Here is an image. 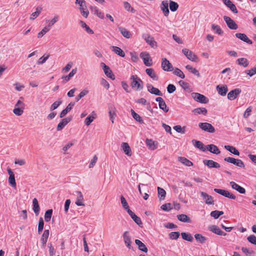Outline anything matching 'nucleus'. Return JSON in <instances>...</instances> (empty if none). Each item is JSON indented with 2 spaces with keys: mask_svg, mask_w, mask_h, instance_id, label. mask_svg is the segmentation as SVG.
<instances>
[{
  "mask_svg": "<svg viewBox=\"0 0 256 256\" xmlns=\"http://www.w3.org/2000/svg\"><path fill=\"white\" fill-rule=\"evenodd\" d=\"M132 80L130 86L136 90H141L143 88V82L137 75H132L130 76Z\"/></svg>",
  "mask_w": 256,
  "mask_h": 256,
  "instance_id": "1",
  "label": "nucleus"
},
{
  "mask_svg": "<svg viewBox=\"0 0 256 256\" xmlns=\"http://www.w3.org/2000/svg\"><path fill=\"white\" fill-rule=\"evenodd\" d=\"M75 3L80 6V10L82 16L85 18H88L89 12L87 10L86 2L84 0H76Z\"/></svg>",
  "mask_w": 256,
  "mask_h": 256,
  "instance_id": "2",
  "label": "nucleus"
},
{
  "mask_svg": "<svg viewBox=\"0 0 256 256\" xmlns=\"http://www.w3.org/2000/svg\"><path fill=\"white\" fill-rule=\"evenodd\" d=\"M191 95L192 97L197 102L202 104H207L208 102V99L200 93L192 92Z\"/></svg>",
  "mask_w": 256,
  "mask_h": 256,
  "instance_id": "3",
  "label": "nucleus"
},
{
  "mask_svg": "<svg viewBox=\"0 0 256 256\" xmlns=\"http://www.w3.org/2000/svg\"><path fill=\"white\" fill-rule=\"evenodd\" d=\"M224 160L240 168H244L245 166L244 162L240 159H236L232 157H226L224 158Z\"/></svg>",
  "mask_w": 256,
  "mask_h": 256,
  "instance_id": "4",
  "label": "nucleus"
},
{
  "mask_svg": "<svg viewBox=\"0 0 256 256\" xmlns=\"http://www.w3.org/2000/svg\"><path fill=\"white\" fill-rule=\"evenodd\" d=\"M182 52L189 60L194 62H196L198 60V57L188 49L184 48Z\"/></svg>",
  "mask_w": 256,
  "mask_h": 256,
  "instance_id": "5",
  "label": "nucleus"
},
{
  "mask_svg": "<svg viewBox=\"0 0 256 256\" xmlns=\"http://www.w3.org/2000/svg\"><path fill=\"white\" fill-rule=\"evenodd\" d=\"M142 37L152 48H156V42L154 40V38L149 34H143Z\"/></svg>",
  "mask_w": 256,
  "mask_h": 256,
  "instance_id": "6",
  "label": "nucleus"
},
{
  "mask_svg": "<svg viewBox=\"0 0 256 256\" xmlns=\"http://www.w3.org/2000/svg\"><path fill=\"white\" fill-rule=\"evenodd\" d=\"M198 126L202 130L210 133L215 132L214 127L210 124L208 122H200L198 124Z\"/></svg>",
  "mask_w": 256,
  "mask_h": 256,
  "instance_id": "7",
  "label": "nucleus"
},
{
  "mask_svg": "<svg viewBox=\"0 0 256 256\" xmlns=\"http://www.w3.org/2000/svg\"><path fill=\"white\" fill-rule=\"evenodd\" d=\"M140 56L143 60L144 63L146 66H150L152 64V60L148 52H142L140 54Z\"/></svg>",
  "mask_w": 256,
  "mask_h": 256,
  "instance_id": "8",
  "label": "nucleus"
},
{
  "mask_svg": "<svg viewBox=\"0 0 256 256\" xmlns=\"http://www.w3.org/2000/svg\"><path fill=\"white\" fill-rule=\"evenodd\" d=\"M214 191L220 194H221L227 198L232 199V200H235L236 198V196L233 194H231L230 192L228 190H224L222 189H219V188H214Z\"/></svg>",
  "mask_w": 256,
  "mask_h": 256,
  "instance_id": "9",
  "label": "nucleus"
},
{
  "mask_svg": "<svg viewBox=\"0 0 256 256\" xmlns=\"http://www.w3.org/2000/svg\"><path fill=\"white\" fill-rule=\"evenodd\" d=\"M100 66L102 68V70L105 74L109 78H111L112 80H114L115 79V76L113 74L112 70L110 69V67L108 66H106L104 63L102 62L100 64Z\"/></svg>",
  "mask_w": 256,
  "mask_h": 256,
  "instance_id": "10",
  "label": "nucleus"
},
{
  "mask_svg": "<svg viewBox=\"0 0 256 256\" xmlns=\"http://www.w3.org/2000/svg\"><path fill=\"white\" fill-rule=\"evenodd\" d=\"M74 194L76 196V204L78 206H84V196L82 193L80 191H76Z\"/></svg>",
  "mask_w": 256,
  "mask_h": 256,
  "instance_id": "11",
  "label": "nucleus"
},
{
  "mask_svg": "<svg viewBox=\"0 0 256 256\" xmlns=\"http://www.w3.org/2000/svg\"><path fill=\"white\" fill-rule=\"evenodd\" d=\"M241 92V90L238 88H235L230 91L228 94V98L230 100H234L240 94Z\"/></svg>",
  "mask_w": 256,
  "mask_h": 256,
  "instance_id": "12",
  "label": "nucleus"
},
{
  "mask_svg": "<svg viewBox=\"0 0 256 256\" xmlns=\"http://www.w3.org/2000/svg\"><path fill=\"white\" fill-rule=\"evenodd\" d=\"M208 230L212 232L213 233L219 235V236H226V233L222 231L219 227L216 225H211L208 228Z\"/></svg>",
  "mask_w": 256,
  "mask_h": 256,
  "instance_id": "13",
  "label": "nucleus"
},
{
  "mask_svg": "<svg viewBox=\"0 0 256 256\" xmlns=\"http://www.w3.org/2000/svg\"><path fill=\"white\" fill-rule=\"evenodd\" d=\"M200 196L202 199L204 200V202L206 204H214V200H213V198L210 196L208 195V194H206L205 192H200Z\"/></svg>",
  "mask_w": 256,
  "mask_h": 256,
  "instance_id": "14",
  "label": "nucleus"
},
{
  "mask_svg": "<svg viewBox=\"0 0 256 256\" xmlns=\"http://www.w3.org/2000/svg\"><path fill=\"white\" fill-rule=\"evenodd\" d=\"M224 19L226 22L228 26L231 30H236L238 28V26L236 22L230 17L228 16H224Z\"/></svg>",
  "mask_w": 256,
  "mask_h": 256,
  "instance_id": "15",
  "label": "nucleus"
},
{
  "mask_svg": "<svg viewBox=\"0 0 256 256\" xmlns=\"http://www.w3.org/2000/svg\"><path fill=\"white\" fill-rule=\"evenodd\" d=\"M162 68L164 71L170 72L172 70V64L166 58L162 59Z\"/></svg>",
  "mask_w": 256,
  "mask_h": 256,
  "instance_id": "16",
  "label": "nucleus"
},
{
  "mask_svg": "<svg viewBox=\"0 0 256 256\" xmlns=\"http://www.w3.org/2000/svg\"><path fill=\"white\" fill-rule=\"evenodd\" d=\"M146 88L148 92L150 94L158 96H162V92L158 88L154 87L151 84H147Z\"/></svg>",
  "mask_w": 256,
  "mask_h": 256,
  "instance_id": "17",
  "label": "nucleus"
},
{
  "mask_svg": "<svg viewBox=\"0 0 256 256\" xmlns=\"http://www.w3.org/2000/svg\"><path fill=\"white\" fill-rule=\"evenodd\" d=\"M216 90L219 94L225 96L228 92V88L226 85L219 84L216 86Z\"/></svg>",
  "mask_w": 256,
  "mask_h": 256,
  "instance_id": "18",
  "label": "nucleus"
},
{
  "mask_svg": "<svg viewBox=\"0 0 256 256\" xmlns=\"http://www.w3.org/2000/svg\"><path fill=\"white\" fill-rule=\"evenodd\" d=\"M156 100L158 102L160 108L164 110L165 112H168V108L162 98L161 97H158L156 98Z\"/></svg>",
  "mask_w": 256,
  "mask_h": 256,
  "instance_id": "19",
  "label": "nucleus"
},
{
  "mask_svg": "<svg viewBox=\"0 0 256 256\" xmlns=\"http://www.w3.org/2000/svg\"><path fill=\"white\" fill-rule=\"evenodd\" d=\"M116 108L114 106L110 104L108 106V114L112 123L114 122V120L116 116Z\"/></svg>",
  "mask_w": 256,
  "mask_h": 256,
  "instance_id": "20",
  "label": "nucleus"
},
{
  "mask_svg": "<svg viewBox=\"0 0 256 256\" xmlns=\"http://www.w3.org/2000/svg\"><path fill=\"white\" fill-rule=\"evenodd\" d=\"M146 144L148 149L154 150L158 148V142L154 141L152 139L147 138L146 140Z\"/></svg>",
  "mask_w": 256,
  "mask_h": 256,
  "instance_id": "21",
  "label": "nucleus"
},
{
  "mask_svg": "<svg viewBox=\"0 0 256 256\" xmlns=\"http://www.w3.org/2000/svg\"><path fill=\"white\" fill-rule=\"evenodd\" d=\"M222 1L234 13H238V11L236 6L230 0H222Z\"/></svg>",
  "mask_w": 256,
  "mask_h": 256,
  "instance_id": "22",
  "label": "nucleus"
},
{
  "mask_svg": "<svg viewBox=\"0 0 256 256\" xmlns=\"http://www.w3.org/2000/svg\"><path fill=\"white\" fill-rule=\"evenodd\" d=\"M50 234V232L48 230H44V233L42 236L40 238V242L42 244V246L43 248H44L46 246V242L48 239V238Z\"/></svg>",
  "mask_w": 256,
  "mask_h": 256,
  "instance_id": "23",
  "label": "nucleus"
},
{
  "mask_svg": "<svg viewBox=\"0 0 256 256\" xmlns=\"http://www.w3.org/2000/svg\"><path fill=\"white\" fill-rule=\"evenodd\" d=\"M230 184L233 189L236 190L240 194H245V192H246L245 189L244 188L240 186V185H238V184H237L235 182H230Z\"/></svg>",
  "mask_w": 256,
  "mask_h": 256,
  "instance_id": "24",
  "label": "nucleus"
},
{
  "mask_svg": "<svg viewBox=\"0 0 256 256\" xmlns=\"http://www.w3.org/2000/svg\"><path fill=\"white\" fill-rule=\"evenodd\" d=\"M204 164L210 168H220V164L212 160H204Z\"/></svg>",
  "mask_w": 256,
  "mask_h": 256,
  "instance_id": "25",
  "label": "nucleus"
},
{
  "mask_svg": "<svg viewBox=\"0 0 256 256\" xmlns=\"http://www.w3.org/2000/svg\"><path fill=\"white\" fill-rule=\"evenodd\" d=\"M236 36L248 44H252V41L244 34L236 33Z\"/></svg>",
  "mask_w": 256,
  "mask_h": 256,
  "instance_id": "26",
  "label": "nucleus"
},
{
  "mask_svg": "<svg viewBox=\"0 0 256 256\" xmlns=\"http://www.w3.org/2000/svg\"><path fill=\"white\" fill-rule=\"evenodd\" d=\"M8 172L9 174V184L12 186L16 188V184L15 180L14 174L10 168L8 170Z\"/></svg>",
  "mask_w": 256,
  "mask_h": 256,
  "instance_id": "27",
  "label": "nucleus"
},
{
  "mask_svg": "<svg viewBox=\"0 0 256 256\" xmlns=\"http://www.w3.org/2000/svg\"><path fill=\"white\" fill-rule=\"evenodd\" d=\"M71 120V118H66L62 120L59 122L58 124L56 130L58 131H60L62 130L64 127Z\"/></svg>",
  "mask_w": 256,
  "mask_h": 256,
  "instance_id": "28",
  "label": "nucleus"
},
{
  "mask_svg": "<svg viewBox=\"0 0 256 256\" xmlns=\"http://www.w3.org/2000/svg\"><path fill=\"white\" fill-rule=\"evenodd\" d=\"M123 238L126 246L128 248H131V240L128 232H125L123 234Z\"/></svg>",
  "mask_w": 256,
  "mask_h": 256,
  "instance_id": "29",
  "label": "nucleus"
},
{
  "mask_svg": "<svg viewBox=\"0 0 256 256\" xmlns=\"http://www.w3.org/2000/svg\"><path fill=\"white\" fill-rule=\"evenodd\" d=\"M74 102H70L66 107V108L63 110L60 115V118H64L74 106Z\"/></svg>",
  "mask_w": 256,
  "mask_h": 256,
  "instance_id": "30",
  "label": "nucleus"
},
{
  "mask_svg": "<svg viewBox=\"0 0 256 256\" xmlns=\"http://www.w3.org/2000/svg\"><path fill=\"white\" fill-rule=\"evenodd\" d=\"M96 113L93 111L84 120V124L86 126H88L96 119Z\"/></svg>",
  "mask_w": 256,
  "mask_h": 256,
  "instance_id": "31",
  "label": "nucleus"
},
{
  "mask_svg": "<svg viewBox=\"0 0 256 256\" xmlns=\"http://www.w3.org/2000/svg\"><path fill=\"white\" fill-rule=\"evenodd\" d=\"M206 150H208L210 152L216 154H218L220 152L218 146L213 144L208 145Z\"/></svg>",
  "mask_w": 256,
  "mask_h": 256,
  "instance_id": "32",
  "label": "nucleus"
},
{
  "mask_svg": "<svg viewBox=\"0 0 256 256\" xmlns=\"http://www.w3.org/2000/svg\"><path fill=\"white\" fill-rule=\"evenodd\" d=\"M194 237L196 242L200 244H204L206 243L208 240L206 236L200 234H196L194 235Z\"/></svg>",
  "mask_w": 256,
  "mask_h": 256,
  "instance_id": "33",
  "label": "nucleus"
},
{
  "mask_svg": "<svg viewBox=\"0 0 256 256\" xmlns=\"http://www.w3.org/2000/svg\"><path fill=\"white\" fill-rule=\"evenodd\" d=\"M122 148L124 152V154L128 156H131L132 154L131 148L129 146L128 143L122 142Z\"/></svg>",
  "mask_w": 256,
  "mask_h": 256,
  "instance_id": "34",
  "label": "nucleus"
},
{
  "mask_svg": "<svg viewBox=\"0 0 256 256\" xmlns=\"http://www.w3.org/2000/svg\"><path fill=\"white\" fill-rule=\"evenodd\" d=\"M160 8L165 16H168L169 14L168 3L166 0L162 1L160 5Z\"/></svg>",
  "mask_w": 256,
  "mask_h": 256,
  "instance_id": "35",
  "label": "nucleus"
},
{
  "mask_svg": "<svg viewBox=\"0 0 256 256\" xmlns=\"http://www.w3.org/2000/svg\"><path fill=\"white\" fill-rule=\"evenodd\" d=\"M32 210L36 216H38L39 214L40 208L38 200L36 198H34L32 200Z\"/></svg>",
  "mask_w": 256,
  "mask_h": 256,
  "instance_id": "36",
  "label": "nucleus"
},
{
  "mask_svg": "<svg viewBox=\"0 0 256 256\" xmlns=\"http://www.w3.org/2000/svg\"><path fill=\"white\" fill-rule=\"evenodd\" d=\"M91 11L94 14L98 16L99 18L102 19L104 18V14L100 12L96 6H92Z\"/></svg>",
  "mask_w": 256,
  "mask_h": 256,
  "instance_id": "37",
  "label": "nucleus"
},
{
  "mask_svg": "<svg viewBox=\"0 0 256 256\" xmlns=\"http://www.w3.org/2000/svg\"><path fill=\"white\" fill-rule=\"evenodd\" d=\"M193 145L196 148L200 149V150L204 152L206 150V148H205L204 144L200 141L197 140H193L192 141Z\"/></svg>",
  "mask_w": 256,
  "mask_h": 256,
  "instance_id": "38",
  "label": "nucleus"
},
{
  "mask_svg": "<svg viewBox=\"0 0 256 256\" xmlns=\"http://www.w3.org/2000/svg\"><path fill=\"white\" fill-rule=\"evenodd\" d=\"M136 244L138 246V249L144 252H147L148 251V248L146 245L139 240H135Z\"/></svg>",
  "mask_w": 256,
  "mask_h": 256,
  "instance_id": "39",
  "label": "nucleus"
},
{
  "mask_svg": "<svg viewBox=\"0 0 256 256\" xmlns=\"http://www.w3.org/2000/svg\"><path fill=\"white\" fill-rule=\"evenodd\" d=\"M111 50L116 54L120 56L121 57H124L125 54L124 52L119 47L116 46H112Z\"/></svg>",
  "mask_w": 256,
  "mask_h": 256,
  "instance_id": "40",
  "label": "nucleus"
},
{
  "mask_svg": "<svg viewBox=\"0 0 256 256\" xmlns=\"http://www.w3.org/2000/svg\"><path fill=\"white\" fill-rule=\"evenodd\" d=\"M76 68H74L68 75L62 76V78L64 80V82H66L70 80V78L76 73Z\"/></svg>",
  "mask_w": 256,
  "mask_h": 256,
  "instance_id": "41",
  "label": "nucleus"
},
{
  "mask_svg": "<svg viewBox=\"0 0 256 256\" xmlns=\"http://www.w3.org/2000/svg\"><path fill=\"white\" fill-rule=\"evenodd\" d=\"M236 63L241 66H242L244 68L247 67L249 64L248 60L244 58H240L236 60Z\"/></svg>",
  "mask_w": 256,
  "mask_h": 256,
  "instance_id": "42",
  "label": "nucleus"
},
{
  "mask_svg": "<svg viewBox=\"0 0 256 256\" xmlns=\"http://www.w3.org/2000/svg\"><path fill=\"white\" fill-rule=\"evenodd\" d=\"M146 74L154 80H157L158 78V76L155 73L154 69L152 68H147L146 70Z\"/></svg>",
  "mask_w": 256,
  "mask_h": 256,
  "instance_id": "43",
  "label": "nucleus"
},
{
  "mask_svg": "<svg viewBox=\"0 0 256 256\" xmlns=\"http://www.w3.org/2000/svg\"><path fill=\"white\" fill-rule=\"evenodd\" d=\"M178 219L183 222H191L190 218L185 214H180L177 215Z\"/></svg>",
  "mask_w": 256,
  "mask_h": 256,
  "instance_id": "44",
  "label": "nucleus"
},
{
  "mask_svg": "<svg viewBox=\"0 0 256 256\" xmlns=\"http://www.w3.org/2000/svg\"><path fill=\"white\" fill-rule=\"evenodd\" d=\"M118 30L121 33V34L126 38H129L131 37V34L130 32L126 28L123 27H119Z\"/></svg>",
  "mask_w": 256,
  "mask_h": 256,
  "instance_id": "45",
  "label": "nucleus"
},
{
  "mask_svg": "<svg viewBox=\"0 0 256 256\" xmlns=\"http://www.w3.org/2000/svg\"><path fill=\"white\" fill-rule=\"evenodd\" d=\"M224 148L226 150H227L229 151L230 152L233 154L234 155L236 156H239L240 155V152L238 150L236 149V148H234L233 146L226 145L224 146Z\"/></svg>",
  "mask_w": 256,
  "mask_h": 256,
  "instance_id": "46",
  "label": "nucleus"
},
{
  "mask_svg": "<svg viewBox=\"0 0 256 256\" xmlns=\"http://www.w3.org/2000/svg\"><path fill=\"white\" fill-rule=\"evenodd\" d=\"M193 112L195 115L202 114L206 115L207 114V110L204 108H194L193 110Z\"/></svg>",
  "mask_w": 256,
  "mask_h": 256,
  "instance_id": "47",
  "label": "nucleus"
},
{
  "mask_svg": "<svg viewBox=\"0 0 256 256\" xmlns=\"http://www.w3.org/2000/svg\"><path fill=\"white\" fill-rule=\"evenodd\" d=\"M42 10V8L41 6H38L36 8V11L34 12H32L30 18V20H34L40 14Z\"/></svg>",
  "mask_w": 256,
  "mask_h": 256,
  "instance_id": "48",
  "label": "nucleus"
},
{
  "mask_svg": "<svg viewBox=\"0 0 256 256\" xmlns=\"http://www.w3.org/2000/svg\"><path fill=\"white\" fill-rule=\"evenodd\" d=\"M212 29L214 32V33L219 35H222L223 34V31L221 29L220 27L214 24L212 25Z\"/></svg>",
  "mask_w": 256,
  "mask_h": 256,
  "instance_id": "49",
  "label": "nucleus"
},
{
  "mask_svg": "<svg viewBox=\"0 0 256 256\" xmlns=\"http://www.w3.org/2000/svg\"><path fill=\"white\" fill-rule=\"evenodd\" d=\"M181 236L184 240L192 242L193 240V237L191 234L188 232H182Z\"/></svg>",
  "mask_w": 256,
  "mask_h": 256,
  "instance_id": "50",
  "label": "nucleus"
},
{
  "mask_svg": "<svg viewBox=\"0 0 256 256\" xmlns=\"http://www.w3.org/2000/svg\"><path fill=\"white\" fill-rule=\"evenodd\" d=\"M178 160L180 162L188 166H190L193 164L192 162L184 157H179Z\"/></svg>",
  "mask_w": 256,
  "mask_h": 256,
  "instance_id": "51",
  "label": "nucleus"
},
{
  "mask_svg": "<svg viewBox=\"0 0 256 256\" xmlns=\"http://www.w3.org/2000/svg\"><path fill=\"white\" fill-rule=\"evenodd\" d=\"M131 112L132 115L134 119H135L136 121L138 122L140 124H142L144 122L143 120L139 114L136 113L133 110H131Z\"/></svg>",
  "mask_w": 256,
  "mask_h": 256,
  "instance_id": "52",
  "label": "nucleus"
},
{
  "mask_svg": "<svg viewBox=\"0 0 256 256\" xmlns=\"http://www.w3.org/2000/svg\"><path fill=\"white\" fill-rule=\"evenodd\" d=\"M186 68L198 77L200 76V74L196 68H192L191 66L187 65L186 66Z\"/></svg>",
  "mask_w": 256,
  "mask_h": 256,
  "instance_id": "53",
  "label": "nucleus"
},
{
  "mask_svg": "<svg viewBox=\"0 0 256 256\" xmlns=\"http://www.w3.org/2000/svg\"><path fill=\"white\" fill-rule=\"evenodd\" d=\"M81 26L82 28H84L86 32L90 34H93L94 31L83 21L80 22Z\"/></svg>",
  "mask_w": 256,
  "mask_h": 256,
  "instance_id": "54",
  "label": "nucleus"
},
{
  "mask_svg": "<svg viewBox=\"0 0 256 256\" xmlns=\"http://www.w3.org/2000/svg\"><path fill=\"white\" fill-rule=\"evenodd\" d=\"M52 214V210L50 209L46 211L44 214V220L46 222L50 221Z\"/></svg>",
  "mask_w": 256,
  "mask_h": 256,
  "instance_id": "55",
  "label": "nucleus"
},
{
  "mask_svg": "<svg viewBox=\"0 0 256 256\" xmlns=\"http://www.w3.org/2000/svg\"><path fill=\"white\" fill-rule=\"evenodd\" d=\"M173 74L181 78H185V76L183 72L178 68H176L174 70Z\"/></svg>",
  "mask_w": 256,
  "mask_h": 256,
  "instance_id": "56",
  "label": "nucleus"
},
{
  "mask_svg": "<svg viewBox=\"0 0 256 256\" xmlns=\"http://www.w3.org/2000/svg\"><path fill=\"white\" fill-rule=\"evenodd\" d=\"M158 194L160 200H164L166 196V191L162 188H158Z\"/></svg>",
  "mask_w": 256,
  "mask_h": 256,
  "instance_id": "57",
  "label": "nucleus"
},
{
  "mask_svg": "<svg viewBox=\"0 0 256 256\" xmlns=\"http://www.w3.org/2000/svg\"><path fill=\"white\" fill-rule=\"evenodd\" d=\"M224 214L222 211L214 210L210 212L211 216L214 218L215 219H217L220 216Z\"/></svg>",
  "mask_w": 256,
  "mask_h": 256,
  "instance_id": "58",
  "label": "nucleus"
},
{
  "mask_svg": "<svg viewBox=\"0 0 256 256\" xmlns=\"http://www.w3.org/2000/svg\"><path fill=\"white\" fill-rule=\"evenodd\" d=\"M124 9L128 12H130L132 13H134L135 12V10L132 8L130 3L127 2H124Z\"/></svg>",
  "mask_w": 256,
  "mask_h": 256,
  "instance_id": "59",
  "label": "nucleus"
},
{
  "mask_svg": "<svg viewBox=\"0 0 256 256\" xmlns=\"http://www.w3.org/2000/svg\"><path fill=\"white\" fill-rule=\"evenodd\" d=\"M169 6L171 11L175 12L178 8V5L176 2H174L170 1Z\"/></svg>",
  "mask_w": 256,
  "mask_h": 256,
  "instance_id": "60",
  "label": "nucleus"
},
{
  "mask_svg": "<svg viewBox=\"0 0 256 256\" xmlns=\"http://www.w3.org/2000/svg\"><path fill=\"white\" fill-rule=\"evenodd\" d=\"M242 250L247 256H250L254 253L252 249L248 248L246 247H242Z\"/></svg>",
  "mask_w": 256,
  "mask_h": 256,
  "instance_id": "61",
  "label": "nucleus"
},
{
  "mask_svg": "<svg viewBox=\"0 0 256 256\" xmlns=\"http://www.w3.org/2000/svg\"><path fill=\"white\" fill-rule=\"evenodd\" d=\"M50 30V28L48 26L44 27L42 28V30L38 33V38H42L44 34H45L47 32H48Z\"/></svg>",
  "mask_w": 256,
  "mask_h": 256,
  "instance_id": "62",
  "label": "nucleus"
},
{
  "mask_svg": "<svg viewBox=\"0 0 256 256\" xmlns=\"http://www.w3.org/2000/svg\"><path fill=\"white\" fill-rule=\"evenodd\" d=\"M44 222L42 218H40L39 219L38 221V233L40 234L44 228Z\"/></svg>",
  "mask_w": 256,
  "mask_h": 256,
  "instance_id": "63",
  "label": "nucleus"
},
{
  "mask_svg": "<svg viewBox=\"0 0 256 256\" xmlns=\"http://www.w3.org/2000/svg\"><path fill=\"white\" fill-rule=\"evenodd\" d=\"M168 236L171 240H177L180 236V233L177 232H171L169 234Z\"/></svg>",
  "mask_w": 256,
  "mask_h": 256,
  "instance_id": "64",
  "label": "nucleus"
}]
</instances>
